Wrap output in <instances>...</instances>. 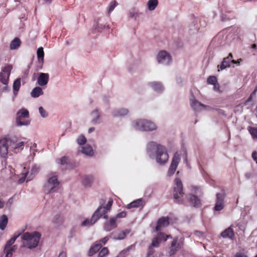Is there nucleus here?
Here are the masks:
<instances>
[{
  "mask_svg": "<svg viewBox=\"0 0 257 257\" xmlns=\"http://www.w3.org/2000/svg\"><path fill=\"white\" fill-rule=\"evenodd\" d=\"M146 152L150 158L155 159L160 165H165L169 156L166 147L155 141L149 142L146 146Z\"/></svg>",
  "mask_w": 257,
  "mask_h": 257,
  "instance_id": "f257e3e1",
  "label": "nucleus"
},
{
  "mask_svg": "<svg viewBox=\"0 0 257 257\" xmlns=\"http://www.w3.org/2000/svg\"><path fill=\"white\" fill-rule=\"evenodd\" d=\"M25 142L16 137L4 138L0 140V155L3 158H6L9 150L18 153L24 147Z\"/></svg>",
  "mask_w": 257,
  "mask_h": 257,
  "instance_id": "f03ea898",
  "label": "nucleus"
},
{
  "mask_svg": "<svg viewBox=\"0 0 257 257\" xmlns=\"http://www.w3.org/2000/svg\"><path fill=\"white\" fill-rule=\"evenodd\" d=\"M41 236V234L37 231L24 233L21 236L23 246L29 249L36 248L38 245Z\"/></svg>",
  "mask_w": 257,
  "mask_h": 257,
  "instance_id": "7ed1b4c3",
  "label": "nucleus"
},
{
  "mask_svg": "<svg viewBox=\"0 0 257 257\" xmlns=\"http://www.w3.org/2000/svg\"><path fill=\"white\" fill-rule=\"evenodd\" d=\"M132 126L136 130L144 132H151L157 128L154 122L145 119H138L133 121Z\"/></svg>",
  "mask_w": 257,
  "mask_h": 257,
  "instance_id": "20e7f679",
  "label": "nucleus"
},
{
  "mask_svg": "<svg viewBox=\"0 0 257 257\" xmlns=\"http://www.w3.org/2000/svg\"><path fill=\"white\" fill-rule=\"evenodd\" d=\"M59 184L58 176L56 173L50 174L48 176L47 182L43 187V190L46 194L54 193Z\"/></svg>",
  "mask_w": 257,
  "mask_h": 257,
  "instance_id": "39448f33",
  "label": "nucleus"
},
{
  "mask_svg": "<svg viewBox=\"0 0 257 257\" xmlns=\"http://www.w3.org/2000/svg\"><path fill=\"white\" fill-rule=\"evenodd\" d=\"M12 69V67L11 65H7L2 69L0 73V87L2 91L9 90L8 83Z\"/></svg>",
  "mask_w": 257,
  "mask_h": 257,
  "instance_id": "423d86ee",
  "label": "nucleus"
},
{
  "mask_svg": "<svg viewBox=\"0 0 257 257\" xmlns=\"http://www.w3.org/2000/svg\"><path fill=\"white\" fill-rule=\"evenodd\" d=\"M29 111L24 108L20 109L17 113L16 123L17 126L28 125L30 124Z\"/></svg>",
  "mask_w": 257,
  "mask_h": 257,
  "instance_id": "0eeeda50",
  "label": "nucleus"
},
{
  "mask_svg": "<svg viewBox=\"0 0 257 257\" xmlns=\"http://www.w3.org/2000/svg\"><path fill=\"white\" fill-rule=\"evenodd\" d=\"M175 187L174 188V198L176 202L182 203L183 202L182 197L184 193L183 192V185L179 178L175 180Z\"/></svg>",
  "mask_w": 257,
  "mask_h": 257,
  "instance_id": "6e6552de",
  "label": "nucleus"
},
{
  "mask_svg": "<svg viewBox=\"0 0 257 257\" xmlns=\"http://www.w3.org/2000/svg\"><path fill=\"white\" fill-rule=\"evenodd\" d=\"M192 191H194L196 195L190 194L188 195L187 198L191 205L194 207H199L201 204V202L197 196H200L202 195L201 190L195 186L192 187Z\"/></svg>",
  "mask_w": 257,
  "mask_h": 257,
  "instance_id": "1a4fd4ad",
  "label": "nucleus"
},
{
  "mask_svg": "<svg viewBox=\"0 0 257 257\" xmlns=\"http://www.w3.org/2000/svg\"><path fill=\"white\" fill-rule=\"evenodd\" d=\"M157 60L159 64L168 65L172 62V57L167 51H161L157 55Z\"/></svg>",
  "mask_w": 257,
  "mask_h": 257,
  "instance_id": "9d476101",
  "label": "nucleus"
},
{
  "mask_svg": "<svg viewBox=\"0 0 257 257\" xmlns=\"http://www.w3.org/2000/svg\"><path fill=\"white\" fill-rule=\"evenodd\" d=\"M225 196V194L223 190H221L216 194L215 204L214 207V211H220L224 208Z\"/></svg>",
  "mask_w": 257,
  "mask_h": 257,
  "instance_id": "9b49d317",
  "label": "nucleus"
},
{
  "mask_svg": "<svg viewBox=\"0 0 257 257\" xmlns=\"http://www.w3.org/2000/svg\"><path fill=\"white\" fill-rule=\"evenodd\" d=\"M180 161V157L178 153H176L172 158L170 166L168 171V175L171 176L173 175L178 166Z\"/></svg>",
  "mask_w": 257,
  "mask_h": 257,
  "instance_id": "f8f14e48",
  "label": "nucleus"
},
{
  "mask_svg": "<svg viewBox=\"0 0 257 257\" xmlns=\"http://www.w3.org/2000/svg\"><path fill=\"white\" fill-rule=\"evenodd\" d=\"M231 64L239 65V61L238 60L237 61L233 60L232 55L230 53L227 57L223 59L220 65L218 66V68L219 69L218 71L229 67L231 66Z\"/></svg>",
  "mask_w": 257,
  "mask_h": 257,
  "instance_id": "ddd939ff",
  "label": "nucleus"
},
{
  "mask_svg": "<svg viewBox=\"0 0 257 257\" xmlns=\"http://www.w3.org/2000/svg\"><path fill=\"white\" fill-rule=\"evenodd\" d=\"M99 211L95 210V211L92 215L91 218H86L82 222L81 226L83 227H90L94 225L96 221L99 219V216H97V213Z\"/></svg>",
  "mask_w": 257,
  "mask_h": 257,
  "instance_id": "4468645a",
  "label": "nucleus"
},
{
  "mask_svg": "<svg viewBox=\"0 0 257 257\" xmlns=\"http://www.w3.org/2000/svg\"><path fill=\"white\" fill-rule=\"evenodd\" d=\"M169 238H172L171 235H166L164 233L162 232L158 233L156 237L153 239L151 246L152 247H158L159 245L160 241H166Z\"/></svg>",
  "mask_w": 257,
  "mask_h": 257,
  "instance_id": "2eb2a0df",
  "label": "nucleus"
},
{
  "mask_svg": "<svg viewBox=\"0 0 257 257\" xmlns=\"http://www.w3.org/2000/svg\"><path fill=\"white\" fill-rule=\"evenodd\" d=\"M178 241V238L177 237H175L172 241L171 246L169 247L168 250V253L170 256L174 254L177 251L181 248V244L180 243H177Z\"/></svg>",
  "mask_w": 257,
  "mask_h": 257,
  "instance_id": "dca6fc26",
  "label": "nucleus"
},
{
  "mask_svg": "<svg viewBox=\"0 0 257 257\" xmlns=\"http://www.w3.org/2000/svg\"><path fill=\"white\" fill-rule=\"evenodd\" d=\"M146 204V201L143 198H139L135 200L127 205L126 208L131 209L132 208H143Z\"/></svg>",
  "mask_w": 257,
  "mask_h": 257,
  "instance_id": "f3484780",
  "label": "nucleus"
},
{
  "mask_svg": "<svg viewBox=\"0 0 257 257\" xmlns=\"http://www.w3.org/2000/svg\"><path fill=\"white\" fill-rule=\"evenodd\" d=\"M49 80L48 73H40L37 78V83L40 86H46Z\"/></svg>",
  "mask_w": 257,
  "mask_h": 257,
  "instance_id": "a211bd4d",
  "label": "nucleus"
},
{
  "mask_svg": "<svg viewBox=\"0 0 257 257\" xmlns=\"http://www.w3.org/2000/svg\"><path fill=\"white\" fill-rule=\"evenodd\" d=\"M117 221L115 218L111 217L106 221L103 225V228L106 231H110L117 227Z\"/></svg>",
  "mask_w": 257,
  "mask_h": 257,
  "instance_id": "6ab92c4d",
  "label": "nucleus"
},
{
  "mask_svg": "<svg viewBox=\"0 0 257 257\" xmlns=\"http://www.w3.org/2000/svg\"><path fill=\"white\" fill-rule=\"evenodd\" d=\"M190 104L191 107L195 111H200L202 109H206L207 108L209 107V106L204 105L194 99H190Z\"/></svg>",
  "mask_w": 257,
  "mask_h": 257,
  "instance_id": "aec40b11",
  "label": "nucleus"
},
{
  "mask_svg": "<svg viewBox=\"0 0 257 257\" xmlns=\"http://www.w3.org/2000/svg\"><path fill=\"white\" fill-rule=\"evenodd\" d=\"M169 224V218L168 217H163L160 218L156 227L157 231H159L162 230L163 228L167 226Z\"/></svg>",
  "mask_w": 257,
  "mask_h": 257,
  "instance_id": "412c9836",
  "label": "nucleus"
},
{
  "mask_svg": "<svg viewBox=\"0 0 257 257\" xmlns=\"http://www.w3.org/2000/svg\"><path fill=\"white\" fill-rule=\"evenodd\" d=\"M90 117L91 122L94 124L99 123L101 122V115L98 109H95L91 112Z\"/></svg>",
  "mask_w": 257,
  "mask_h": 257,
  "instance_id": "4be33fe9",
  "label": "nucleus"
},
{
  "mask_svg": "<svg viewBox=\"0 0 257 257\" xmlns=\"http://www.w3.org/2000/svg\"><path fill=\"white\" fill-rule=\"evenodd\" d=\"M130 230L125 229L124 230H119L112 233V238L115 240H121L124 239L127 234H129Z\"/></svg>",
  "mask_w": 257,
  "mask_h": 257,
  "instance_id": "5701e85b",
  "label": "nucleus"
},
{
  "mask_svg": "<svg viewBox=\"0 0 257 257\" xmlns=\"http://www.w3.org/2000/svg\"><path fill=\"white\" fill-rule=\"evenodd\" d=\"M148 85L157 93H161L164 90V87L160 82H150L148 83Z\"/></svg>",
  "mask_w": 257,
  "mask_h": 257,
  "instance_id": "b1692460",
  "label": "nucleus"
},
{
  "mask_svg": "<svg viewBox=\"0 0 257 257\" xmlns=\"http://www.w3.org/2000/svg\"><path fill=\"white\" fill-rule=\"evenodd\" d=\"M128 110L125 108H114L111 111V114L114 117L123 116L127 114Z\"/></svg>",
  "mask_w": 257,
  "mask_h": 257,
  "instance_id": "393cba45",
  "label": "nucleus"
},
{
  "mask_svg": "<svg viewBox=\"0 0 257 257\" xmlns=\"http://www.w3.org/2000/svg\"><path fill=\"white\" fill-rule=\"evenodd\" d=\"M221 236L223 238H228L231 239H233L234 236V234L232 226L229 227L224 230L223 232H222L221 233Z\"/></svg>",
  "mask_w": 257,
  "mask_h": 257,
  "instance_id": "a878e982",
  "label": "nucleus"
},
{
  "mask_svg": "<svg viewBox=\"0 0 257 257\" xmlns=\"http://www.w3.org/2000/svg\"><path fill=\"white\" fill-rule=\"evenodd\" d=\"M21 85V78H17L13 83V99H14L15 97L17 96L18 93L20 90V87Z\"/></svg>",
  "mask_w": 257,
  "mask_h": 257,
  "instance_id": "bb28decb",
  "label": "nucleus"
},
{
  "mask_svg": "<svg viewBox=\"0 0 257 257\" xmlns=\"http://www.w3.org/2000/svg\"><path fill=\"white\" fill-rule=\"evenodd\" d=\"M102 247V243L96 241L95 244L91 247L89 249L88 254L89 256H92L97 252Z\"/></svg>",
  "mask_w": 257,
  "mask_h": 257,
  "instance_id": "cd10ccee",
  "label": "nucleus"
},
{
  "mask_svg": "<svg viewBox=\"0 0 257 257\" xmlns=\"http://www.w3.org/2000/svg\"><path fill=\"white\" fill-rule=\"evenodd\" d=\"M37 55L39 64H40V67L41 68L44 63V52L43 47H40L38 49L37 51Z\"/></svg>",
  "mask_w": 257,
  "mask_h": 257,
  "instance_id": "c85d7f7f",
  "label": "nucleus"
},
{
  "mask_svg": "<svg viewBox=\"0 0 257 257\" xmlns=\"http://www.w3.org/2000/svg\"><path fill=\"white\" fill-rule=\"evenodd\" d=\"M81 152L82 153L88 156H92L93 155V150L89 145H86L81 148Z\"/></svg>",
  "mask_w": 257,
  "mask_h": 257,
  "instance_id": "c756f323",
  "label": "nucleus"
},
{
  "mask_svg": "<svg viewBox=\"0 0 257 257\" xmlns=\"http://www.w3.org/2000/svg\"><path fill=\"white\" fill-rule=\"evenodd\" d=\"M93 177L92 175H86L83 177L82 183L85 186L89 187L93 183Z\"/></svg>",
  "mask_w": 257,
  "mask_h": 257,
  "instance_id": "7c9ffc66",
  "label": "nucleus"
},
{
  "mask_svg": "<svg viewBox=\"0 0 257 257\" xmlns=\"http://www.w3.org/2000/svg\"><path fill=\"white\" fill-rule=\"evenodd\" d=\"M43 94L42 89L39 86L35 87L31 92V95L33 98H37Z\"/></svg>",
  "mask_w": 257,
  "mask_h": 257,
  "instance_id": "2f4dec72",
  "label": "nucleus"
},
{
  "mask_svg": "<svg viewBox=\"0 0 257 257\" xmlns=\"http://www.w3.org/2000/svg\"><path fill=\"white\" fill-rule=\"evenodd\" d=\"M21 42L19 38H15L10 43V49L11 50L17 49L21 45Z\"/></svg>",
  "mask_w": 257,
  "mask_h": 257,
  "instance_id": "473e14b6",
  "label": "nucleus"
},
{
  "mask_svg": "<svg viewBox=\"0 0 257 257\" xmlns=\"http://www.w3.org/2000/svg\"><path fill=\"white\" fill-rule=\"evenodd\" d=\"M198 20L197 18L193 16L192 18V22L190 25V29L191 31H196L199 29L198 25Z\"/></svg>",
  "mask_w": 257,
  "mask_h": 257,
  "instance_id": "72a5a7b5",
  "label": "nucleus"
},
{
  "mask_svg": "<svg viewBox=\"0 0 257 257\" xmlns=\"http://www.w3.org/2000/svg\"><path fill=\"white\" fill-rule=\"evenodd\" d=\"M8 222V219L7 216L6 215H3L0 217V229L2 230H4Z\"/></svg>",
  "mask_w": 257,
  "mask_h": 257,
  "instance_id": "f704fd0d",
  "label": "nucleus"
},
{
  "mask_svg": "<svg viewBox=\"0 0 257 257\" xmlns=\"http://www.w3.org/2000/svg\"><path fill=\"white\" fill-rule=\"evenodd\" d=\"M17 246L16 245L12 246V248H5L4 252L6 253L5 257H12L13 252L16 250Z\"/></svg>",
  "mask_w": 257,
  "mask_h": 257,
  "instance_id": "c9c22d12",
  "label": "nucleus"
},
{
  "mask_svg": "<svg viewBox=\"0 0 257 257\" xmlns=\"http://www.w3.org/2000/svg\"><path fill=\"white\" fill-rule=\"evenodd\" d=\"M39 169L36 165H33L31 170L30 175L27 177V181L32 180L34 176L38 172Z\"/></svg>",
  "mask_w": 257,
  "mask_h": 257,
  "instance_id": "e433bc0d",
  "label": "nucleus"
},
{
  "mask_svg": "<svg viewBox=\"0 0 257 257\" xmlns=\"http://www.w3.org/2000/svg\"><path fill=\"white\" fill-rule=\"evenodd\" d=\"M158 0H149L147 4L148 9L150 11L154 10L158 6Z\"/></svg>",
  "mask_w": 257,
  "mask_h": 257,
  "instance_id": "4c0bfd02",
  "label": "nucleus"
},
{
  "mask_svg": "<svg viewBox=\"0 0 257 257\" xmlns=\"http://www.w3.org/2000/svg\"><path fill=\"white\" fill-rule=\"evenodd\" d=\"M99 209V211L97 213V216H99V219L102 217L104 219H107L108 218V215L107 213L108 212H105V211H103V208L102 205L99 206L96 210H98Z\"/></svg>",
  "mask_w": 257,
  "mask_h": 257,
  "instance_id": "58836bf2",
  "label": "nucleus"
},
{
  "mask_svg": "<svg viewBox=\"0 0 257 257\" xmlns=\"http://www.w3.org/2000/svg\"><path fill=\"white\" fill-rule=\"evenodd\" d=\"M20 234H18V235H15L13 237H12L10 240H9L5 245V248H12V245L14 243L16 239L20 236Z\"/></svg>",
  "mask_w": 257,
  "mask_h": 257,
  "instance_id": "ea45409f",
  "label": "nucleus"
},
{
  "mask_svg": "<svg viewBox=\"0 0 257 257\" xmlns=\"http://www.w3.org/2000/svg\"><path fill=\"white\" fill-rule=\"evenodd\" d=\"M139 15V11L136 9H132L128 12V16L131 18H134L135 20L138 17Z\"/></svg>",
  "mask_w": 257,
  "mask_h": 257,
  "instance_id": "a19ab883",
  "label": "nucleus"
},
{
  "mask_svg": "<svg viewBox=\"0 0 257 257\" xmlns=\"http://www.w3.org/2000/svg\"><path fill=\"white\" fill-rule=\"evenodd\" d=\"M118 4L115 1H113L111 2L107 8V12L108 14H109L110 13H111L114 8L117 6Z\"/></svg>",
  "mask_w": 257,
  "mask_h": 257,
  "instance_id": "79ce46f5",
  "label": "nucleus"
},
{
  "mask_svg": "<svg viewBox=\"0 0 257 257\" xmlns=\"http://www.w3.org/2000/svg\"><path fill=\"white\" fill-rule=\"evenodd\" d=\"M133 247V245H131L121 251L116 257H125L126 255L128 254V252Z\"/></svg>",
  "mask_w": 257,
  "mask_h": 257,
  "instance_id": "37998d69",
  "label": "nucleus"
},
{
  "mask_svg": "<svg viewBox=\"0 0 257 257\" xmlns=\"http://www.w3.org/2000/svg\"><path fill=\"white\" fill-rule=\"evenodd\" d=\"M248 130L253 139H257V127H248Z\"/></svg>",
  "mask_w": 257,
  "mask_h": 257,
  "instance_id": "c03bdc74",
  "label": "nucleus"
},
{
  "mask_svg": "<svg viewBox=\"0 0 257 257\" xmlns=\"http://www.w3.org/2000/svg\"><path fill=\"white\" fill-rule=\"evenodd\" d=\"M112 203L113 200L112 199H109L106 206H102V207L103 208V211H105V212H108L110 210Z\"/></svg>",
  "mask_w": 257,
  "mask_h": 257,
  "instance_id": "a18cd8bd",
  "label": "nucleus"
},
{
  "mask_svg": "<svg viewBox=\"0 0 257 257\" xmlns=\"http://www.w3.org/2000/svg\"><path fill=\"white\" fill-rule=\"evenodd\" d=\"M76 141L79 145L81 146L85 144V143L86 142V139L83 135H80L77 139Z\"/></svg>",
  "mask_w": 257,
  "mask_h": 257,
  "instance_id": "49530a36",
  "label": "nucleus"
},
{
  "mask_svg": "<svg viewBox=\"0 0 257 257\" xmlns=\"http://www.w3.org/2000/svg\"><path fill=\"white\" fill-rule=\"evenodd\" d=\"M108 253V249L107 247H103L98 252V257H104Z\"/></svg>",
  "mask_w": 257,
  "mask_h": 257,
  "instance_id": "de8ad7c7",
  "label": "nucleus"
},
{
  "mask_svg": "<svg viewBox=\"0 0 257 257\" xmlns=\"http://www.w3.org/2000/svg\"><path fill=\"white\" fill-rule=\"evenodd\" d=\"M105 26L102 24H96L93 26L94 30L96 32H100L105 29Z\"/></svg>",
  "mask_w": 257,
  "mask_h": 257,
  "instance_id": "09e8293b",
  "label": "nucleus"
},
{
  "mask_svg": "<svg viewBox=\"0 0 257 257\" xmlns=\"http://www.w3.org/2000/svg\"><path fill=\"white\" fill-rule=\"evenodd\" d=\"M39 112L40 115L43 118H46L48 115V112L44 109V108L42 106H40L39 107Z\"/></svg>",
  "mask_w": 257,
  "mask_h": 257,
  "instance_id": "8fccbe9b",
  "label": "nucleus"
},
{
  "mask_svg": "<svg viewBox=\"0 0 257 257\" xmlns=\"http://www.w3.org/2000/svg\"><path fill=\"white\" fill-rule=\"evenodd\" d=\"M68 160V159L67 157H62L61 158L57 159L56 160V162L58 164H61V165H64L67 164Z\"/></svg>",
  "mask_w": 257,
  "mask_h": 257,
  "instance_id": "3c124183",
  "label": "nucleus"
},
{
  "mask_svg": "<svg viewBox=\"0 0 257 257\" xmlns=\"http://www.w3.org/2000/svg\"><path fill=\"white\" fill-rule=\"evenodd\" d=\"M207 83L209 84L213 85L217 83V79L216 77L214 76H210L207 79Z\"/></svg>",
  "mask_w": 257,
  "mask_h": 257,
  "instance_id": "603ef678",
  "label": "nucleus"
},
{
  "mask_svg": "<svg viewBox=\"0 0 257 257\" xmlns=\"http://www.w3.org/2000/svg\"><path fill=\"white\" fill-rule=\"evenodd\" d=\"M126 213L125 211H122L117 213L115 216L112 217L115 218V220L117 221V219L124 218L126 216Z\"/></svg>",
  "mask_w": 257,
  "mask_h": 257,
  "instance_id": "864d4df0",
  "label": "nucleus"
},
{
  "mask_svg": "<svg viewBox=\"0 0 257 257\" xmlns=\"http://www.w3.org/2000/svg\"><path fill=\"white\" fill-rule=\"evenodd\" d=\"M28 174H29V172L27 171H26L24 173H23L22 176L19 180V184L23 183L25 181L26 178L27 177Z\"/></svg>",
  "mask_w": 257,
  "mask_h": 257,
  "instance_id": "5fc2aeb1",
  "label": "nucleus"
},
{
  "mask_svg": "<svg viewBox=\"0 0 257 257\" xmlns=\"http://www.w3.org/2000/svg\"><path fill=\"white\" fill-rule=\"evenodd\" d=\"M109 237L108 236H105V237H104L102 239H101V240H100L99 241H97L101 243H102V244H105L106 243V242L108 240Z\"/></svg>",
  "mask_w": 257,
  "mask_h": 257,
  "instance_id": "6e6d98bb",
  "label": "nucleus"
},
{
  "mask_svg": "<svg viewBox=\"0 0 257 257\" xmlns=\"http://www.w3.org/2000/svg\"><path fill=\"white\" fill-rule=\"evenodd\" d=\"M252 158L253 160L255 161H256V163H257V153L255 151H254L252 153Z\"/></svg>",
  "mask_w": 257,
  "mask_h": 257,
  "instance_id": "4d7b16f0",
  "label": "nucleus"
},
{
  "mask_svg": "<svg viewBox=\"0 0 257 257\" xmlns=\"http://www.w3.org/2000/svg\"><path fill=\"white\" fill-rule=\"evenodd\" d=\"M152 247L151 246H150L149 247V252L148 253L146 257H153V251H152Z\"/></svg>",
  "mask_w": 257,
  "mask_h": 257,
  "instance_id": "13d9d810",
  "label": "nucleus"
},
{
  "mask_svg": "<svg viewBox=\"0 0 257 257\" xmlns=\"http://www.w3.org/2000/svg\"><path fill=\"white\" fill-rule=\"evenodd\" d=\"M235 257H246L247 256L245 255L244 254L240 253V252H237L235 254Z\"/></svg>",
  "mask_w": 257,
  "mask_h": 257,
  "instance_id": "bf43d9fd",
  "label": "nucleus"
},
{
  "mask_svg": "<svg viewBox=\"0 0 257 257\" xmlns=\"http://www.w3.org/2000/svg\"><path fill=\"white\" fill-rule=\"evenodd\" d=\"M184 241V237H181L179 239V241L178 242L177 241V243H180L181 244V248L183 246Z\"/></svg>",
  "mask_w": 257,
  "mask_h": 257,
  "instance_id": "052dcab7",
  "label": "nucleus"
},
{
  "mask_svg": "<svg viewBox=\"0 0 257 257\" xmlns=\"http://www.w3.org/2000/svg\"><path fill=\"white\" fill-rule=\"evenodd\" d=\"M252 95H250L249 97L247 98V99L245 101L244 104L247 105L248 104V102L249 101H251L252 100Z\"/></svg>",
  "mask_w": 257,
  "mask_h": 257,
  "instance_id": "680f3d73",
  "label": "nucleus"
},
{
  "mask_svg": "<svg viewBox=\"0 0 257 257\" xmlns=\"http://www.w3.org/2000/svg\"><path fill=\"white\" fill-rule=\"evenodd\" d=\"M213 85H214V89L215 90H216V91L219 90V84L217 83L213 84Z\"/></svg>",
  "mask_w": 257,
  "mask_h": 257,
  "instance_id": "e2e57ef3",
  "label": "nucleus"
},
{
  "mask_svg": "<svg viewBox=\"0 0 257 257\" xmlns=\"http://www.w3.org/2000/svg\"><path fill=\"white\" fill-rule=\"evenodd\" d=\"M58 257H66V254L65 252H61Z\"/></svg>",
  "mask_w": 257,
  "mask_h": 257,
  "instance_id": "0e129e2a",
  "label": "nucleus"
},
{
  "mask_svg": "<svg viewBox=\"0 0 257 257\" xmlns=\"http://www.w3.org/2000/svg\"><path fill=\"white\" fill-rule=\"evenodd\" d=\"M5 203L3 200H0V208H2L4 206Z\"/></svg>",
  "mask_w": 257,
  "mask_h": 257,
  "instance_id": "69168bd1",
  "label": "nucleus"
},
{
  "mask_svg": "<svg viewBox=\"0 0 257 257\" xmlns=\"http://www.w3.org/2000/svg\"><path fill=\"white\" fill-rule=\"evenodd\" d=\"M195 234L196 235H198V236H200V235H202V234L201 232L200 231H196L195 232Z\"/></svg>",
  "mask_w": 257,
  "mask_h": 257,
  "instance_id": "338daca9",
  "label": "nucleus"
},
{
  "mask_svg": "<svg viewBox=\"0 0 257 257\" xmlns=\"http://www.w3.org/2000/svg\"><path fill=\"white\" fill-rule=\"evenodd\" d=\"M94 131V127H90L88 130V133H91L92 132H93Z\"/></svg>",
  "mask_w": 257,
  "mask_h": 257,
  "instance_id": "774afa93",
  "label": "nucleus"
}]
</instances>
